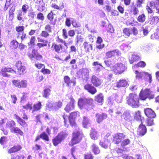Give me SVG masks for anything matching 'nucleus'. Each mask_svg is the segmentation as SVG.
Instances as JSON below:
<instances>
[{
	"mask_svg": "<svg viewBox=\"0 0 159 159\" xmlns=\"http://www.w3.org/2000/svg\"><path fill=\"white\" fill-rule=\"evenodd\" d=\"M144 112L146 116L149 118H153L156 116L154 111L150 108H148L144 109Z\"/></svg>",
	"mask_w": 159,
	"mask_h": 159,
	"instance_id": "aec40b11",
	"label": "nucleus"
},
{
	"mask_svg": "<svg viewBox=\"0 0 159 159\" xmlns=\"http://www.w3.org/2000/svg\"><path fill=\"white\" fill-rule=\"evenodd\" d=\"M84 137L83 132L80 130V128L78 127L76 130L72 132L71 140L68 143L69 145L71 147L79 143Z\"/></svg>",
	"mask_w": 159,
	"mask_h": 159,
	"instance_id": "f257e3e1",
	"label": "nucleus"
},
{
	"mask_svg": "<svg viewBox=\"0 0 159 159\" xmlns=\"http://www.w3.org/2000/svg\"><path fill=\"white\" fill-rule=\"evenodd\" d=\"M135 73L136 78L141 79L143 78L150 83H151L152 81V76L151 74L145 71L139 72L137 70L135 71Z\"/></svg>",
	"mask_w": 159,
	"mask_h": 159,
	"instance_id": "6e6552de",
	"label": "nucleus"
},
{
	"mask_svg": "<svg viewBox=\"0 0 159 159\" xmlns=\"http://www.w3.org/2000/svg\"><path fill=\"white\" fill-rule=\"evenodd\" d=\"M19 43L16 39L12 40L10 43L9 46L11 48L15 49L17 48L18 46Z\"/></svg>",
	"mask_w": 159,
	"mask_h": 159,
	"instance_id": "72a5a7b5",
	"label": "nucleus"
},
{
	"mask_svg": "<svg viewBox=\"0 0 159 159\" xmlns=\"http://www.w3.org/2000/svg\"><path fill=\"white\" fill-rule=\"evenodd\" d=\"M94 157L91 152H87L84 155V159H93Z\"/></svg>",
	"mask_w": 159,
	"mask_h": 159,
	"instance_id": "3c124183",
	"label": "nucleus"
},
{
	"mask_svg": "<svg viewBox=\"0 0 159 159\" xmlns=\"http://www.w3.org/2000/svg\"><path fill=\"white\" fill-rule=\"evenodd\" d=\"M159 22V17L157 16H153L150 21V23L152 25H157Z\"/></svg>",
	"mask_w": 159,
	"mask_h": 159,
	"instance_id": "58836bf2",
	"label": "nucleus"
},
{
	"mask_svg": "<svg viewBox=\"0 0 159 159\" xmlns=\"http://www.w3.org/2000/svg\"><path fill=\"white\" fill-rule=\"evenodd\" d=\"M51 48L52 50L58 53H62L65 50V48L62 44H58L55 42L52 43Z\"/></svg>",
	"mask_w": 159,
	"mask_h": 159,
	"instance_id": "ddd939ff",
	"label": "nucleus"
},
{
	"mask_svg": "<svg viewBox=\"0 0 159 159\" xmlns=\"http://www.w3.org/2000/svg\"><path fill=\"white\" fill-rule=\"evenodd\" d=\"M37 18L39 20L43 21L44 19V16L43 14L40 12L38 13L37 16Z\"/></svg>",
	"mask_w": 159,
	"mask_h": 159,
	"instance_id": "0e129e2a",
	"label": "nucleus"
},
{
	"mask_svg": "<svg viewBox=\"0 0 159 159\" xmlns=\"http://www.w3.org/2000/svg\"><path fill=\"white\" fill-rule=\"evenodd\" d=\"M141 112L140 111H138L135 112L134 116V118L135 120L137 121L141 120Z\"/></svg>",
	"mask_w": 159,
	"mask_h": 159,
	"instance_id": "de8ad7c7",
	"label": "nucleus"
},
{
	"mask_svg": "<svg viewBox=\"0 0 159 159\" xmlns=\"http://www.w3.org/2000/svg\"><path fill=\"white\" fill-rule=\"evenodd\" d=\"M27 86V81L25 80H21L20 82L19 88H25Z\"/></svg>",
	"mask_w": 159,
	"mask_h": 159,
	"instance_id": "a18cd8bd",
	"label": "nucleus"
},
{
	"mask_svg": "<svg viewBox=\"0 0 159 159\" xmlns=\"http://www.w3.org/2000/svg\"><path fill=\"white\" fill-rule=\"evenodd\" d=\"M104 63L105 64V65L109 67L112 69V67L114 66L112 65V61L110 59L105 60L104 61Z\"/></svg>",
	"mask_w": 159,
	"mask_h": 159,
	"instance_id": "864d4df0",
	"label": "nucleus"
},
{
	"mask_svg": "<svg viewBox=\"0 0 159 159\" xmlns=\"http://www.w3.org/2000/svg\"><path fill=\"white\" fill-rule=\"evenodd\" d=\"M146 66V63L143 61H140L134 66V67H140L144 68Z\"/></svg>",
	"mask_w": 159,
	"mask_h": 159,
	"instance_id": "49530a36",
	"label": "nucleus"
},
{
	"mask_svg": "<svg viewBox=\"0 0 159 159\" xmlns=\"http://www.w3.org/2000/svg\"><path fill=\"white\" fill-rule=\"evenodd\" d=\"M93 100L91 98H81L79 99L78 105L81 109L84 108L86 105H91Z\"/></svg>",
	"mask_w": 159,
	"mask_h": 159,
	"instance_id": "1a4fd4ad",
	"label": "nucleus"
},
{
	"mask_svg": "<svg viewBox=\"0 0 159 159\" xmlns=\"http://www.w3.org/2000/svg\"><path fill=\"white\" fill-rule=\"evenodd\" d=\"M22 12L23 11L20 10L18 11L16 18L18 20H21L23 19Z\"/></svg>",
	"mask_w": 159,
	"mask_h": 159,
	"instance_id": "6e6d98bb",
	"label": "nucleus"
},
{
	"mask_svg": "<svg viewBox=\"0 0 159 159\" xmlns=\"http://www.w3.org/2000/svg\"><path fill=\"white\" fill-rule=\"evenodd\" d=\"M51 90L50 88H47L43 90V97L47 98L48 97L50 94Z\"/></svg>",
	"mask_w": 159,
	"mask_h": 159,
	"instance_id": "c03bdc74",
	"label": "nucleus"
},
{
	"mask_svg": "<svg viewBox=\"0 0 159 159\" xmlns=\"http://www.w3.org/2000/svg\"><path fill=\"white\" fill-rule=\"evenodd\" d=\"M127 69V67L122 63H117L112 67L111 70L115 74L117 75L122 74Z\"/></svg>",
	"mask_w": 159,
	"mask_h": 159,
	"instance_id": "423d86ee",
	"label": "nucleus"
},
{
	"mask_svg": "<svg viewBox=\"0 0 159 159\" xmlns=\"http://www.w3.org/2000/svg\"><path fill=\"white\" fill-rule=\"evenodd\" d=\"M147 129L144 125L143 124V122L141 121V123L139 126L138 132L139 134L141 136H143L146 133Z\"/></svg>",
	"mask_w": 159,
	"mask_h": 159,
	"instance_id": "5701e85b",
	"label": "nucleus"
},
{
	"mask_svg": "<svg viewBox=\"0 0 159 159\" xmlns=\"http://www.w3.org/2000/svg\"><path fill=\"white\" fill-rule=\"evenodd\" d=\"M11 131L17 135L20 136H22L24 134V133L21 129L18 127H14V128L12 129Z\"/></svg>",
	"mask_w": 159,
	"mask_h": 159,
	"instance_id": "c9c22d12",
	"label": "nucleus"
},
{
	"mask_svg": "<svg viewBox=\"0 0 159 159\" xmlns=\"http://www.w3.org/2000/svg\"><path fill=\"white\" fill-rule=\"evenodd\" d=\"M146 19L145 15L143 13L138 16L137 18V20L139 22L143 23L145 21Z\"/></svg>",
	"mask_w": 159,
	"mask_h": 159,
	"instance_id": "37998d69",
	"label": "nucleus"
},
{
	"mask_svg": "<svg viewBox=\"0 0 159 159\" xmlns=\"http://www.w3.org/2000/svg\"><path fill=\"white\" fill-rule=\"evenodd\" d=\"M130 12L134 15H137L139 11L137 7L135 5H133L131 7Z\"/></svg>",
	"mask_w": 159,
	"mask_h": 159,
	"instance_id": "a19ab883",
	"label": "nucleus"
},
{
	"mask_svg": "<svg viewBox=\"0 0 159 159\" xmlns=\"http://www.w3.org/2000/svg\"><path fill=\"white\" fill-rule=\"evenodd\" d=\"M79 116L80 113L78 111L71 112L70 114L68 119L70 124L72 127H78L75 119Z\"/></svg>",
	"mask_w": 159,
	"mask_h": 159,
	"instance_id": "9d476101",
	"label": "nucleus"
},
{
	"mask_svg": "<svg viewBox=\"0 0 159 159\" xmlns=\"http://www.w3.org/2000/svg\"><path fill=\"white\" fill-rule=\"evenodd\" d=\"M55 14L53 12V11L51 10L47 15V18L48 20L50 21V25H54L57 22V20L54 19V16Z\"/></svg>",
	"mask_w": 159,
	"mask_h": 159,
	"instance_id": "4be33fe9",
	"label": "nucleus"
},
{
	"mask_svg": "<svg viewBox=\"0 0 159 159\" xmlns=\"http://www.w3.org/2000/svg\"><path fill=\"white\" fill-rule=\"evenodd\" d=\"M11 159H25V156L22 154H18L16 155L15 154L11 155Z\"/></svg>",
	"mask_w": 159,
	"mask_h": 159,
	"instance_id": "79ce46f5",
	"label": "nucleus"
},
{
	"mask_svg": "<svg viewBox=\"0 0 159 159\" xmlns=\"http://www.w3.org/2000/svg\"><path fill=\"white\" fill-rule=\"evenodd\" d=\"M123 32L124 34L128 37H129L131 34V30L128 28H124L123 30Z\"/></svg>",
	"mask_w": 159,
	"mask_h": 159,
	"instance_id": "603ef678",
	"label": "nucleus"
},
{
	"mask_svg": "<svg viewBox=\"0 0 159 159\" xmlns=\"http://www.w3.org/2000/svg\"><path fill=\"white\" fill-rule=\"evenodd\" d=\"M89 70L87 68H83L79 70L77 74L80 77H87L89 75Z\"/></svg>",
	"mask_w": 159,
	"mask_h": 159,
	"instance_id": "a211bd4d",
	"label": "nucleus"
},
{
	"mask_svg": "<svg viewBox=\"0 0 159 159\" xmlns=\"http://www.w3.org/2000/svg\"><path fill=\"white\" fill-rule=\"evenodd\" d=\"M37 39L39 42L43 43H37V45L39 48H40L47 46L48 42L47 40H45L44 39H41L39 37H38Z\"/></svg>",
	"mask_w": 159,
	"mask_h": 159,
	"instance_id": "b1692460",
	"label": "nucleus"
},
{
	"mask_svg": "<svg viewBox=\"0 0 159 159\" xmlns=\"http://www.w3.org/2000/svg\"><path fill=\"white\" fill-rule=\"evenodd\" d=\"M28 56L31 59L35 58L36 60H40L42 59L43 57L37 50L33 49L31 53H29Z\"/></svg>",
	"mask_w": 159,
	"mask_h": 159,
	"instance_id": "2eb2a0df",
	"label": "nucleus"
},
{
	"mask_svg": "<svg viewBox=\"0 0 159 159\" xmlns=\"http://www.w3.org/2000/svg\"><path fill=\"white\" fill-rule=\"evenodd\" d=\"M51 7L53 8L61 10L64 8V6L63 2H61L59 6H58L55 3H53L52 4Z\"/></svg>",
	"mask_w": 159,
	"mask_h": 159,
	"instance_id": "f704fd0d",
	"label": "nucleus"
},
{
	"mask_svg": "<svg viewBox=\"0 0 159 159\" xmlns=\"http://www.w3.org/2000/svg\"><path fill=\"white\" fill-rule=\"evenodd\" d=\"M108 142L107 141H104V142H100L99 143L100 145L102 147L104 148H107L108 145Z\"/></svg>",
	"mask_w": 159,
	"mask_h": 159,
	"instance_id": "e2e57ef3",
	"label": "nucleus"
},
{
	"mask_svg": "<svg viewBox=\"0 0 159 159\" xmlns=\"http://www.w3.org/2000/svg\"><path fill=\"white\" fill-rule=\"evenodd\" d=\"M49 33L47 31L44 30H43L40 33V36H41L44 37V38H47L48 36H49Z\"/></svg>",
	"mask_w": 159,
	"mask_h": 159,
	"instance_id": "13d9d810",
	"label": "nucleus"
},
{
	"mask_svg": "<svg viewBox=\"0 0 159 159\" xmlns=\"http://www.w3.org/2000/svg\"><path fill=\"white\" fill-rule=\"evenodd\" d=\"M151 93L152 92L149 89H142L139 94V97L141 100L143 101L148 98L152 99L154 98L155 95L152 94Z\"/></svg>",
	"mask_w": 159,
	"mask_h": 159,
	"instance_id": "7ed1b4c3",
	"label": "nucleus"
},
{
	"mask_svg": "<svg viewBox=\"0 0 159 159\" xmlns=\"http://www.w3.org/2000/svg\"><path fill=\"white\" fill-rule=\"evenodd\" d=\"M62 105V103L61 101L59 100L55 103L54 108L56 109H58L61 108Z\"/></svg>",
	"mask_w": 159,
	"mask_h": 159,
	"instance_id": "052dcab7",
	"label": "nucleus"
},
{
	"mask_svg": "<svg viewBox=\"0 0 159 159\" xmlns=\"http://www.w3.org/2000/svg\"><path fill=\"white\" fill-rule=\"evenodd\" d=\"M125 136L124 133L117 132L113 135L112 141L115 144H118L121 142Z\"/></svg>",
	"mask_w": 159,
	"mask_h": 159,
	"instance_id": "9b49d317",
	"label": "nucleus"
},
{
	"mask_svg": "<svg viewBox=\"0 0 159 159\" xmlns=\"http://www.w3.org/2000/svg\"><path fill=\"white\" fill-rule=\"evenodd\" d=\"M141 57L138 55L133 54L132 55L131 57L129 59V62L130 64H132L134 62H136L140 60Z\"/></svg>",
	"mask_w": 159,
	"mask_h": 159,
	"instance_id": "c756f323",
	"label": "nucleus"
},
{
	"mask_svg": "<svg viewBox=\"0 0 159 159\" xmlns=\"http://www.w3.org/2000/svg\"><path fill=\"white\" fill-rule=\"evenodd\" d=\"M14 118L16 120L17 122L21 127L22 128L25 129L27 127L28 125L25 121V120H28V117L27 114L24 112L23 114L22 118L20 117L17 114H14Z\"/></svg>",
	"mask_w": 159,
	"mask_h": 159,
	"instance_id": "39448f33",
	"label": "nucleus"
},
{
	"mask_svg": "<svg viewBox=\"0 0 159 159\" xmlns=\"http://www.w3.org/2000/svg\"><path fill=\"white\" fill-rule=\"evenodd\" d=\"M91 83L96 87L100 86L102 84V81L95 75H92L91 79Z\"/></svg>",
	"mask_w": 159,
	"mask_h": 159,
	"instance_id": "412c9836",
	"label": "nucleus"
},
{
	"mask_svg": "<svg viewBox=\"0 0 159 159\" xmlns=\"http://www.w3.org/2000/svg\"><path fill=\"white\" fill-rule=\"evenodd\" d=\"M140 99L137 94L130 93L126 98V103L132 108H137L140 105Z\"/></svg>",
	"mask_w": 159,
	"mask_h": 159,
	"instance_id": "f03ea898",
	"label": "nucleus"
},
{
	"mask_svg": "<svg viewBox=\"0 0 159 159\" xmlns=\"http://www.w3.org/2000/svg\"><path fill=\"white\" fill-rule=\"evenodd\" d=\"M35 12L33 10H30L28 13V16L30 20H33L35 16Z\"/></svg>",
	"mask_w": 159,
	"mask_h": 159,
	"instance_id": "09e8293b",
	"label": "nucleus"
},
{
	"mask_svg": "<svg viewBox=\"0 0 159 159\" xmlns=\"http://www.w3.org/2000/svg\"><path fill=\"white\" fill-rule=\"evenodd\" d=\"M121 146L122 147H124L125 146L127 145L130 143V140L129 139H125L121 141Z\"/></svg>",
	"mask_w": 159,
	"mask_h": 159,
	"instance_id": "4d7b16f0",
	"label": "nucleus"
},
{
	"mask_svg": "<svg viewBox=\"0 0 159 159\" xmlns=\"http://www.w3.org/2000/svg\"><path fill=\"white\" fill-rule=\"evenodd\" d=\"M63 79L65 83L68 86H69L70 84L71 83H73L74 85H75V82L73 81L68 75L64 76Z\"/></svg>",
	"mask_w": 159,
	"mask_h": 159,
	"instance_id": "c85d7f7f",
	"label": "nucleus"
},
{
	"mask_svg": "<svg viewBox=\"0 0 159 159\" xmlns=\"http://www.w3.org/2000/svg\"><path fill=\"white\" fill-rule=\"evenodd\" d=\"M121 55V52L118 49H114L107 51L105 54L107 58H111L115 56H119Z\"/></svg>",
	"mask_w": 159,
	"mask_h": 159,
	"instance_id": "dca6fc26",
	"label": "nucleus"
},
{
	"mask_svg": "<svg viewBox=\"0 0 159 159\" xmlns=\"http://www.w3.org/2000/svg\"><path fill=\"white\" fill-rule=\"evenodd\" d=\"M84 89L92 95L96 94L97 90L94 85L90 84H87L84 86Z\"/></svg>",
	"mask_w": 159,
	"mask_h": 159,
	"instance_id": "f3484780",
	"label": "nucleus"
},
{
	"mask_svg": "<svg viewBox=\"0 0 159 159\" xmlns=\"http://www.w3.org/2000/svg\"><path fill=\"white\" fill-rule=\"evenodd\" d=\"M92 151L95 155L99 154L100 152V150L98 147L95 144H93L92 146Z\"/></svg>",
	"mask_w": 159,
	"mask_h": 159,
	"instance_id": "4c0bfd02",
	"label": "nucleus"
},
{
	"mask_svg": "<svg viewBox=\"0 0 159 159\" xmlns=\"http://www.w3.org/2000/svg\"><path fill=\"white\" fill-rule=\"evenodd\" d=\"M51 25L47 24L45 26L44 28V30L49 33H51L52 32V28Z\"/></svg>",
	"mask_w": 159,
	"mask_h": 159,
	"instance_id": "680f3d73",
	"label": "nucleus"
},
{
	"mask_svg": "<svg viewBox=\"0 0 159 159\" xmlns=\"http://www.w3.org/2000/svg\"><path fill=\"white\" fill-rule=\"evenodd\" d=\"M29 8V6L26 4H23L21 7V11L24 13H26Z\"/></svg>",
	"mask_w": 159,
	"mask_h": 159,
	"instance_id": "69168bd1",
	"label": "nucleus"
},
{
	"mask_svg": "<svg viewBox=\"0 0 159 159\" xmlns=\"http://www.w3.org/2000/svg\"><path fill=\"white\" fill-rule=\"evenodd\" d=\"M84 46L85 50L86 52H88L90 50H92L93 49V47L92 45L89 44L88 42L85 41L83 44Z\"/></svg>",
	"mask_w": 159,
	"mask_h": 159,
	"instance_id": "e433bc0d",
	"label": "nucleus"
},
{
	"mask_svg": "<svg viewBox=\"0 0 159 159\" xmlns=\"http://www.w3.org/2000/svg\"><path fill=\"white\" fill-rule=\"evenodd\" d=\"M149 5H147L146 9L149 14H152L153 12L152 7L155 8L157 13L159 14V0L151 1L149 4Z\"/></svg>",
	"mask_w": 159,
	"mask_h": 159,
	"instance_id": "0eeeda50",
	"label": "nucleus"
},
{
	"mask_svg": "<svg viewBox=\"0 0 159 159\" xmlns=\"http://www.w3.org/2000/svg\"><path fill=\"white\" fill-rule=\"evenodd\" d=\"M22 149V147L21 145L17 144L14 145L13 147H11L7 150V152L9 154H11L20 151Z\"/></svg>",
	"mask_w": 159,
	"mask_h": 159,
	"instance_id": "6ab92c4d",
	"label": "nucleus"
},
{
	"mask_svg": "<svg viewBox=\"0 0 159 159\" xmlns=\"http://www.w3.org/2000/svg\"><path fill=\"white\" fill-rule=\"evenodd\" d=\"M36 80L38 82H40L44 79L43 75L41 74L38 73L36 75Z\"/></svg>",
	"mask_w": 159,
	"mask_h": 159,
	"instance_id": "338daca9",
	"label": "nucleus"
},
{
	"mask_svg": "<svg viewBox=\"0 0 159 159\" xmlns=\"http://www.w3.org/2000/svg\"><path fill=\"white\" fill-rule=\"evenodd\" d=\"M83 120L82 122L83 126L84 128H87L90 124V120L86 116H83Z\"/></svg>",
	"mask_w": 159,
	"mask_h": 159,
	"instance_id": "473e14b6",
	"label": "nucleus"
},
{
	"mask_svg": "<svg viewBox=\"0 0 159 159\" xmlns=\"http://www.w3.org/2000/svg\"><path fill=\"white\" fill-rule=\"evenodd\" d=\"M96 120L98 123H99L102 122L103 120L106 119L107 117V115L105 113H102L101 114H96Z\"/></svg>",
	"mask_w": 159,
	"mask_h": 159,
	"instance_id": "bb28decb",
	"label": "nucleus"
},
{
	"mask_svg": "<svg viewBox=\"0 0 159 159\" xmlns=\"http://www.w3.org/2000/svg\"><path fill=\"white\" fill-rule=\"evenodd\" d=\"M15 66L17 69V73L19 75H24L26 73V68L21 61H17L16 62Z\"/></svg>",
	"mask_w": 159,
	"mask_h": 159,
	"instance_id": "f8f14e48",
	"label": "nucleus"
},
{
	"mask_svg": "<svg viewBox=\"0 0 159 159\" xmlns=\"http://www.w3.org/2000/svg\"><path fill=\"white\" fill-rule=\"evenodd\" d=\"M7 72L16 73V71L12 68L5 67L2 68L0 70V75L4 77H9L10 75Z\"/></svg>",
	"mask_w": 159,
	"mask_h": 159,
	"instance_id": "4468645a",
	"label": "nucleus"
},
{
	"mask_svg": "<svg viewBox=\"0 0 159 159\" xmlns=\"http://www.w3.org/2000/svg\"><path fill=\"white\" fill-rule=\"evenodd\" d=\"M75 108V105L67 103L64 108V110L67 112H69L73 110Z\"/></svg>",
	"mask_w": 159,
	"mask_h": 159,
	"instance_id": "ea45409f",
	"label": "nucleus"
},
{
	"mask_svg": "<svg viewBox=\"0 0 159 159\" xmlns=\"http://www.w3.org/2000/svg\"><path fill=\"white\" fill-rule=\"evenodd\" d=\"M67 133L61 131L59 133L57 136L54 137L52 139V141L53 145L55 146H56L59 144L61 143L68 136Z\"/></svg>",
	"mask_w": 159,
	"mask_h": 159,
	"instance_id": "20e7f679",
	"label": "nucleus"
},
{
	"mask_svg": "<svg viewBox=\"0 0 159 159\" xmlns=\"http://www.w3.org/2000/svg\"><path fill=\"white\" fill-rule=\"evenodd\" d=\"M84 38L83 37L80 35H77L76 37V43L78 44L79 42H82L83 41Z\"/></svg>",
	"mask_w": 159,
	"mask_h": 159,
	"instance_id": "bf43d9fd",
	"label": "nucleus"
},
{
	"mask_svg": "<svg viewBox=\"0 0 159 159\" xmlns=\"http://www.w3.org/2000/svg\"><path fill=\"white\" fill-rule=\"evenodd\" d=\"M16 123L15 121L11 120L7 122L6 124V127L10 129L11 131L16 126Z\"/></svg>",
	"mask_w": 159,
	"mask_h": 159,
	"instance_id": "2f4dec72",
	"label": "nucleus"
},
{
	"mask_svg": "<svg viewBox=\"0 0 159 159\" xmlns=\"http://www.w3.org/2000/svg\"><path fill=\"white\" fill-rule=\"evenodd\" d=\"M41 138L46 141H49V138L48 135L44 132L40 134Z\"/></svg>",
	"mask_w": 159,
	"mask_h": 159,
	"instance_id": "5fc2aeb1",
	"label": "nucleus"
},
{
	"mask_svg": "<svg viewBox=\"0 0 159 159\" xmlns=\"http://www.w3.org/2000/svg\"><path fill=\"white\" fill-rule=\"evenodd\" d=\"M25 30V27L23 25L17 26L16 27L15 30L18 33L23 32Z\"/></svg>",
	"mask_w": 159,
	"mask_h": 159,
	"instance_id": "8fccbe9b",
	"label": "nucleus"
},
{
	"mask_svg": "<svg viewBox=\"0 0 159 159\" xmlns=\"http://www.w3.org/2000/svg\"><path fill=\"white\" fill-rule=\"evenodd\" d=\"M104 100V96L102 93H99L94 97V100L98 103H102Z\"/></svg>",
	"mask_w": 159,
	"mask_h": 159,
	"instance_id": "cd10ccee",
	"label": "nucleus"
},
{
	"mask_svg": "<svg viewBox=\"0 0 159 159\" xmlns=\"http://www.w3.org/2000/svg\"><path fill=\"white\" fill-rule=\"evenodd\" d=\"M42 102L40 101H38L37 103L34 104L32 107V112L38 111L41 110L42 108Z\"/></svg>",
	"mask_w": 159,
	"mask_h": 159,
	"instance_id": "a878e982",
	"label": "nucleus"
},
{
	"mask_svg": "<svg viewBox=\"0 0 159 159\" xmlns=\"http://www.w3.org/2000/svg\"><path fill=\"white\" fill-rule=\"evenodd\" d=\"M123 116L124 118L126 120H129L131 117L129 113L126 112H124L123 114Z\"/></svg>",
	"mask_w": 159,
	"mask_h": 159,
	"instance_id": "774afa93",
	"label": "nucleus"
},
{
	"mask_svg": "<svg viewBox=\"0 0 159 159\" xmlns=\"http://www.w3.org/2000/svg\"><path fill=\"white\" fill-rule=\"evenodd\" d=\"M128 84V82L125 79H120L117 82L116 86L118 88L125 87Z\"/></svg>",
	"mask_w": 159,
	"mask_h": 159,
	"instance_id": "393cba45",
	"label": "nucleus"
},
{
	"mask_svg": "<svg viewBox=\"0 0 159 159\" xmlns=\"http://www.w3.org/2000/svg\"><path fill=\"white\" fill-rule=\"evenodd\" d=\"M90 136L92 139L94 140L97 139L98 136L97 131L93 128L90 130Z\"/></svg>",
	"mask_w": 159,
	"mask_h": 159,
	"instance_id": "7c9ffc66",
	"label": "nucleus"
}]
</instances>
